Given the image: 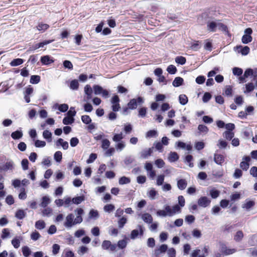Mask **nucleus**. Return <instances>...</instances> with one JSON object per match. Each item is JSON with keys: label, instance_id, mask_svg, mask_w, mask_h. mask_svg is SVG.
Returning a JSON list of instances; mask_svg holds the SVG:
<instances>
[{"label": "nucleus", "instance_id": "obj_1", "mask_svg": "<svg viewBox=\"0 0 257 257\" xmlns=\"http://www.w3.org/2000/svg\"><path fill=\"white\" fill-rule=\"evenodd\" d=\"M77 213L76 217L74 219V215L72 213L68 214L64 222V226L67 228H71L73 226L80 224L83 221L82 215L84 213V211L81 208H77L75 210Z\"/></svg>", "mask_w": 257, "mask_h": 257}, {"label": "nucleus", "instance_id": "obj_2", "mask_svg": "<svg viewBox=\"0 0 257 257\" xmlns=\"http://www.w3.org/2000/svg\"><path fill=\"white\" fill-rule=\"evenodd\" d=\"M181 213L180 207L178 205H175L172 207L165 205L164 209L159 210L157 211V215L160 217L173 216L175 214Z\"/></svg>", "mask_w": 257, "mask_h": 257}, {"label": "nucleus", "instance_id": "obj_3", "mask_svg": "<svg viewBox=\"0 0 257 257\" xmlns=\"http://www.w3.org/2000/svg\"><path fill=\"white\" fill-rule=\"evenodd\" d=\"M144 102V99L142 97H138L137 98H133L130 100L127 106L130 109L137 108L138 105H141Z\"/></svg>", "mask_w": 257, "mask_h": 257}, {"label": "nucleus", "instance_id": "obj_4", "mask_svg": "<svg viewBox=\"0 0 257 257\" xmlns=\"http://www.w3.org/2000/svg\"><path fill=\"white\" fill-rule=\"evenodd\" d=\"M101 248L103 250L108 251H115L116 249V244L112 243L110 240H103L101 244Z\"/></svg>", "mask_w": 257, "mask_h": 257}, {"label": "nucleus", "instance_id": "obj_5", "mask_svg": "<svg viewBox=\"0 0 257 257\" xmlns=\"http://www.w3.org/2000/svg\"><path fill=\"white\" fill-rule=\"evenodd\" d=\"M202 251L203 252V254L198 255L200 252V250L199 249H196L192 251L190 256L191 257H205L209 254V246L208 245H204L202 249Z\"/></svg>", "mask_w": 257, "mask_h": 257}, {"label": "nucleus", "instance_id": "obj_6", "mask_svg": "<svg viewBox=\"0 0 257 257\" xmlns=\"http://www.w3.org/2000/svg\"><path fill=\"white\" fill-rule=\"evenodd\" d=\"M244 34L241 38V42L243 44H248L251 42L252 40V38L251 34L252 33V30L251 28H248L244 30Z\"/></svg>", "mask_w": 257, "mask_h": 257}, {"label": "nucleus", "instance_id": "obj_7", "mask_svg": "<svg viewBox=\"0 0 257 257\" xmlns=\"http://www.w3.org/2000/svg\"><path fill=\"white\" fill-rule=\"evenodd\" d=\"M207 27L208 30L211 32H215L217 27H221L224 30L226 29V27L224 25L214 21L208 22L207 24Z\"/></svg>", "mask_w": 257, "mask_h": 257}, {"label": "nucleus", "instance_id": "obj_8", "mask_svg": "<svg viewBox=\"0 0 257 257\" xmlns=\"http://www.w3.org/2000/svg\"><path fill=\"white\" fill-rule=\"evenodd\" d=\"M211 199L206 196L200 197L197 201L199 206L205 208L209 206L211 203Z\"/></svg>", "mask_w": 257, "mask_h": 257}, {"label": "nucleus", "instance_id": "obj_9", "mask_svg": "<svg viewBox=\"0 0 257 257\" xmlns=\"http://www.w3.org/2000/svg\"><path fill=\"white\" fill-rule=\"evenodd\" d=\"M137 227L138 228V229L133 230L131 233V238L132 239H136L139 234L140 235H143L144 234L143 227L141 225H138Z\"/></svg>", "mask_w": 257, "mask_h": 257}, {"label": "nucleus", "instance_id": "obj_10", "mask_svg": "<svg viewBox=\"0 0 257 257\" xmlns=\"http://www.w3.org/2000/svg\"><path fill=\"white\" fill-rule=\"evenodd\" d=\"M168 249V245L165 244H163L157 247L154 250V255L156 257H159L162 253H164L166 252Z\"/></svg>", "mask_w": 257, "mask_h": 257}, {"label": "nucleus", "instance_id": "obj_11", "mask_svg": "<svg viewBox=\"0 0 257 257\" xmlns=\"http://www.w3.org/2000/svg\"><path fill=\"white\" fill-rule=\"evenodd\" d=\"M220 251L224 255H230L235 253L236 249L235 248H229L224 244H222L220 246Z\"/></svg>", "mask_w": 257, "mask_h": 257}, {"label": "nucleus", "instance_id": "obj_12", "mask_svg": "<svg viewBox=\"0 0 257 257\" xmlns=\"http://www.w3.org/2000/svg\"><path fill=\"white\" fill-rule=\"evenodd\" d=\"M251 159L249 156H244L242 158V161L240 164V167L243 170L246 171L249 167V162L250 161Z\"/></svg>", "mask_w": 257, "mask_h": 257}, {"label": "nucleus", "instance_id": "obj_13", "mask_svg": "<svg viewBox=\"0 0 257 257\" xmlns=\"http://www.w3.org/2000/svg\"><path fill=\"white\" fill-rule=\"evenodd\" d=\"M213 160L216 164L222 166L225 161V157L223 155L214 153Z\"/></svg>", "mask_w": 257, "mask_h": 257}, {"label": "nucleus", "instance_id": "obj_14", "mask_svg": "<svg viewBox=\"0 0 257 257\" xmlns=\"http://www.w3.org/2000/svg\"><path fill=\"white\" fill-rule=\"evenodd\" d=\"M175 145L177 148L185 149L188 151H191L192 149V146L190 144H186L181 141L176 142Z\"/></svg>", "mask_w": 257, "mask_h": 257}, {"label": "nucleus", "instance_id": "obj_15", "mask_svg": "<svg viewBox=\"0 0 257 257\" xmlns=\"http://www.w3.org/2000/svg\"><path fill=\"white\" fill-rule=\"evenodd\" d=\"M235 51L241 53L242 55H246L249 52L250 49L248 46L242 47L241 46H237L234 48Z\"/></svg>", "mask_w": 257, "mask_h": 257}, {"label": "nucleus", "instance_id": "obj_16", "mask_svg": "<svg viewBox=\"0 0 257 257\" xmlns=\"http://www.w3.org/2000/svg\"><path fill=\"white\" fill-rule=\"evenodd\" d=\"M33 91L34 89L31 86L26 88L24 93V98L27 103L30 102V95L33 93Z\"/></svg>", "mask_w": 257, "mask_h": 257}, {"label": "nucleus", "instance_id": "obj_17", "mask_svg": "<svg viewBox=\"0 0 257 257\" xmlns=\"http://www.w3.org/2000/svg\"><path fill=\"white\" fill-rule=\"evenodd\" d=\"M142 220L146 223L150 224L153 221V217L149 213H145L140 215Z\"/></svg>", "mask_w": 257, "mask_h": 257}, {"label": "nucleus", "instance_id": "obj_18", "mask_svg": "<svg viewBox=\"0 0 257 257\" xmlns=\"http://www.w3.org/2000/svg\"><path fill=\"white\" fill-rule=\"evenodd\" d=\"M14 164L12 161H8L1 167V169L5 171L12 170L14 169Z\"/></svg>", "mask_w": 257, "mask_h": 257}, {"label": "nucleus", "instance_id": "obj_19", "mask_svg": "<svg viewBox=\"0 0 257 257\" xmlns=\"http://www.w3.org/2000/svg\"><path fill=\"white\" fill-rule=\"evenodd\" d=\"M255 203L253 201L246 200L244 203L242 205V207L247 211L249 210L254 206Z\"/></svg>", "mask_w": 257, "mask_h": 257}, {"label": "nucleus", "instance_id": "obj_20", "mask_svg": "<svg viewBox=\"0 0 257 257\" xmlns=\"http://www.w3.org/2000/svg\"><path fill=\"white\" fill-rule=\"evenodd\" d=\"M153 153V148L144 150L140 153V158L142 159H147Z\"/></svg>", "mask_w": 257, "mask_h": 257}, {"label": "nucleus", "instance_id": "obj_21", "mask_svg": "<svg viewBox=\"0 0 257 257\" xmlns=\"http://www.w3.org/2000/svg\"><path fill=\"white\" fill-rule=\"evenodd\" d=\"M56 145L58 147L61 146L64 150H67L69 148L68 143L64 141L63 139L59 138L56 142Z\"/></svg>", "mask_w": 257, "mask_h": 257}, {"label": "nucleus", "instance_id": "obj_22", "mask_svg": "<svg viewBox=\"0 0 257 257\" xmlns=\"http://www.w3.org/2000/svg\"><path fill=\"white\" fill-rule=\"evenodd\" d=\"M41 62L43 65H49L53 63L54 60L49 55H46L41 57Z\"/></svg>", "mask_w": 257, "mask_h": 257}, {"label": "nucleus", "instance_id": "obj_23", "mask_svg": "<svg viewBox=\"0 0 257 257\" xmlns=\"http://www.w3.org/2000/svg\"><path fill=\"white\" fill-rule=\"evenodd\" d=\"M51 199L48 196H43L41 199V203L40 205L43 208H45L51 202Z\"/></svg>", "mask_w": 257, "mask_h": 257}, {"label": "nucleus", "instance_id": "obj_24", "mask_svg": "<svg viewBox=\"0 0 257 257\" xmlns=\"http://www.w3.org/2000/svg\"><path fill=\"white\" fill-rule=\"evenodd\" d=\"M187 183L185 179H179L177 181V187L181 190H184L187 187Z\"/></svg>", "mask_w": 257, "mask_h": 257}, {"label": "nucleus", "instance_id": "obj_25", "mask_svg": "<svg viewBox=\"0 0 257 257\" xmlns=\"http://www.w3.org/2000/svg\"><path fill=\"white\" fill-rule=\"evenodd\" d=\"M26 212L23 209L18 210L15 213V217L19 219H23L26 216Z\"/></svg>", "mask_w": 257, "mask_h": 257}, {"label": "nucleus", "instance_id": "obj_26", "mask_svg": "<svg viewBox=\"0 0 257 257\" xmlns=\"http://www.w3.org/2000/svg\"><path fill=\"white\" fill-rule=\"evenodd\" d=\"M49 28V26L48 24L40 23L37 26V30L41 33L44 32Z\"/></svg>", "mask_w": 257, "mask_h": 257}, {"label": "nucleus", "instance_id": "obj_27", "mask_svg": "<svg viewBox=\"0 0 257 257\" xmlns=\"http://www.w3.org/2000/svg\"><path fill=\"white\" fill-rule=\"evenodd\" d=\"M179 159V156L176 152H170L168 156V160L170 162L177 161Z\"/></svg>", "mask_w": 257, "mask_h": 257}, {"label": "nucleus", "instance_id": "obj_28", "mask_svg": "<svg viewBox=\"0 0 257 257\" xmlns=\"http://www.w3.org/2000/svg\"><path fill=\"white\" fill-rule=\"evenodd\" d=\"M35 226L37 229L42 230L45 228L46 224L44 221L39 220L35 222Z\"/></svg>", "mask_w": 257, "mask_h": 257}, {"label": "nucleus", "instance_id": "obj_29", "mask_svg": "<svg viewBox=\"0 0 257 257\" xmlns=\"http://www.w3.org/2000/svg\"><path fill=\"white\" fill-rule=\"evenodd\" d=\"M183 82V79L180 77H177L173 81L172 85L174 87H179L181 86Z\"/></svg>", "mask_w": 257, "mask_h": 257}, {"label": "nucleus", "instance_id": "obj_30", "mask_svg": "<svg viewBox=\"0 0 257 257\" xmlns=\"http://www.w3.org/2000/svg\"><path fill=\"white\" fill-rule=\"evenodd\" d=\"M255 88L253 83L250 82L245 84V90H244V93H249L252 91Z\"/></svg>", "mask_w": 257, "mask_h": 257}, {"label": "nucleus", "instance_id": "obj_31", "mask_svg": "<svg viewBox=\"0 0 257 257\" xmlns=\"http://www.w3.org/2000/svg\"><path fill=\"white\" fill-rule=\"evenodd\" d=\"M84 196H80L74 197L72 199V204L78 205L84 200Z\"/></svg>", "mask_w": 257, "mask_h": 257}, {"label": "nucleus", "instance_id": "obj_32", "mask_svg": "<svg viewBox=\"0 0 257 257\" xmlns=\"http://www.w3.org/2000/svg\"><path fill=\"white\" fill-rule=\"evenodd\" d=\"M52 133L48 130H45L43 133V137L47 140L48 142L52 141Z\"/></svg>", "mask_w": 257, "mask_h": 257}, {"label": "nucleus", "instance_id": "obj_33", "mask_svg": "<svg viewBox=\"0 0 257 257\" xmlns=\"http://www.w3.org/2000/svg\"><path fill=\"white\" fill-rule=\"evenodd\" d=\"M12 138L14 140H17L23 137V133L22 131H16L11 134Z\"/></svg>", "mask_w": 257, "mask_h": 257}, {"label": "nucleus", "instance_id": "obj_34", "mask_svg": "<svg viewBox=\"0 0 257 257\" xmlns=\"http://www.w3.org/2000/svg\"><path fill=\"white\" fill-rule=\"evenodd\" d=\"M93 89L94 90V93L95 95L101 94L104 89L101 86L98 85H94L93 86Z\"/></svg>", "mask_w": 257, "mask_h": 257}, {"label": "nucleus", "instance_id": "obj_35", "mask_svg": "<svg viewBox=\"0 0 257 257\" xmlns=\"http://www.w3.org/2000/svg\"><path fill=\"white\" fill-rule=\"evenodd\" d=\"M179 102L182 105H185L188 101V97L185 94H181L179 96Z\"/></svg>", "mask_w": 257, "mask_h": 257}, {"label": "nucleus", "instance_id": "obj_36", "mask_svg": "<svg viewBox=\"0 0 257 257\" xmlns=\"http://www.w3.org/2000/svg\"><path fill=\"white\" fill-rule=\"evenodd\" d=\"M131 182V179L128 177L125 176L121 177L118 180V183L119 185L127 184Z\"/></svg>", "mask_w": 257, "mask_h": 257}, {"label": "nucleus", "instance_id": "obj_37", "mask_svg": "<svg viewBox=\"0 0 257 257\" xmlns=\"http://www.w3.org/2000/svg\"><path fill=\"white\" fill-rule=\"evenodd\" d=\"M165 179V175L161 174L157 176L156 178V185L157 186L163 185Z\"/></svg>", "mask_w": 257, "mask_h": 257}, {"label": "nucleus", "instance_id": "obj_38", "mask_svg": "<svg viewBox=\"0 0 257 257\" xmlns=\"http://www.w3.org/2000/svg\"><path fill=\"white\" fill-rule=\"evenodd\" d=\"M23 62H24V60L22 59L17 58V59H15L13 60H12L10 63V65L11 66H13V67L17 66L22 64Z\"/></svg>", "mask_w": 257, "mask_h": 257}, {"label": "nucleus", "instance_id": "obj_39", "mask_svg": "<svg viewBox=\"0 0 257 257\" xmlns=\"http://www.w3.org/2000/svg\"><path fill=\"white\" fill-rule=\"evenodd\" d=\"M157 195H158V192L154 188H152L148 192V197L152 200L155 199Z\"/></svg>", "mask_w": 257, "mask_h": 257}, {"label": "nucleus", "instance_id": "obj_40", "mask_svg": "<svg viewBox=\"0 0 257 257\" xmlns=\"http://www.w3.org/2000/svg\"><path fill=\"white\" fill-rule=\"evenodd\" d=\"M234 136L233 132L231 131H225L223 134V136L228 140H231Z\"/></svg>", "mask_w": 257, "mask_h": 257}, {"label": "nucleus", "instance_id": "obj_41", "mask_svg": "<svg viewBox=\"0 0 257 257\" xmlns=\"http://www.w3.org/2000/svg\"><path fill=\"white\" fill-rule=\"evenodd\" d=\"M209 194L212 198L215 199L219 196L220 191L215 189H212L209 191Z\"/></svg>", "mask_w": 257, "mask_h": 257}, {"label": "nucleus", "instance_id": "obj_42", "mask_svg": "<svg viewBox=\"0 0 257 257\" xmlns=\"http://www.w3.org/2000/svg\"><path fill=\"white\" fill-rule=\"evenodd\" d=\"M63 202L65 208H68L69 206L72 204V199L70 197L65 196L63 198Z\"/></svg>", "mask_w": 257, "mask_h": 257}, {"label": "nucleus", "instance_id": "obj_43", "mask_svg": "<svg viewBox=\"0 0 257 257\" xmlns=\"http://www.w3.org/2000/svg\"><path fill=\"white\" fill-rule=\"evenodd\" d=\"M123 138V134L122 133L119 134H115L112 138V140L115 142H119Z\"/></svg>", "mask_w": 257, "mask_h": 257}, {"label": "nucleus", "instance_id": "obj_44", "mask_svg": "<svg viewBox=\"0 0 257 257\" xmlns=\"http://www.w3.org/2000/svg\"><path fill=\"white\" fill-rule=\"evenodd\" d=\"M127 244V242L125 239L120 240L117 242L116 247L117 246L119 249L124 248Z\"/></svg>", "mask_w": 257, "mask_h": 257}, {"label": "nucleus", "instance_id": "obj_45", "mask_svg": "<svg viewBox=\"0 0 257 257\" xmlns=\"http://www.w3.org/2000/svg\"><path fill=\"white\" fill-rule=\"evenodd\" d=\"M110 144V143L108 139H103L101 142V148L105 150L109 147Z\"/></svg>", "mask_w": 257, "mask_h": 257}, {"label": "nucleus", "instance_id": "obj_46", "mask_svg": "<svg viewBox=\"0 0 257 257\" xmlns=\"http://www.w3.org/2000/svg\"><path fill=\"white\" fill-rule=\"evenodd\" d=\"M127 218L125 216L121 217L118 221V225L119 228H122L123 227L125 224L127 222Z\"/></svg>", "mask_w": 257, "mask_h": 257}, {"label": "nucleus", "instance_id": "obj_47", "mask_svg": "<svg viewBox=\"0 0 257 257\" xmlns=\"http://www.w3.org/2000/svg\"><path fill=\"white\" fill-rule=\"evenodd\" d=\"M20 193L19 194V198L21 200H25L27 197V195L24 188H22L20 190Z\"/></svg>", "mask_w": 257, "mask_h": 257}, {"label": "nucleus", "instance_id": "obj_48", "mask_svg": "<svg viewBox=\"0 0 257 257\" xmlns=\"http://www.w3.org/2000/svg\"><path fill=\"white\" fill-rule=\"evenodd\" d=\"M243 237V232L241 230L238 231L234 236V239L236 241H240Z\"/></svg>", "mask_w": 257, "mask_h": 257}, {"label": "nucleus", "instance_id": "obj_49", "mask_svg": "<svg viewBox=\"0 0 257 257\" xmlns=\"http://www.w3.org/2000/svg\"><path fill=\"white\" fill-rule=\"evenodd\" d=\"M79 87V83L77 80L74 79L71 81L70 88L72 90H77Z\"/></svg>", "mask_w": 257, "mask_h": 257}, {"label": "nucleus", "instance_id": "obj_50", "mask_svg": "<svg viewBox=\"0 0 257 257\" xmlns=\"http://www.w3.org/2000/svg\"><path fill=\"white\" fill-rule=\"evenodd\" d=\"M98 212L97 210L92 209L89 213V217L90 219H96L98 217Z\"/></svg>", "mask_w": 257, "mask_h": 257}, {"label": "nucleus", "instance_id": "obj_51", "mask_svg": "<svg viewBox=\"0 0 257 257\" xmlns=\"http://www.w3.org/2000/svg\"><path fill=\"white\" fill-rule=\"evenodd\" d=\"M175 62L179 64L184 65L186 62V59L183 56H177L175 58Z\"/></svg>", "mask_w": 257, "mask_h": 257}, {"label": "nucleus", "instance_id": "obj_52", "mask_svg": "<svg viewBox=\"0 0 257 257\" xmlns=\"http://www.w3.org/2000/svg\"><path fill=\"white\" fill-rule=\"evenodd\" d=\"M178 205L180 207V209L181 210L182 208L185 206V200L184 197L183 196H179L178 197Z\"/></svg>", "mask_w": 257, "mask_h": 257}, {"label": "nucleus", "instance_id": "obj_53", "mask_svg": "<svg viewBox=\"0 0 257 257\" xmlns=\"http://www.w3.org/2000/svg\"><path fill=\"white\" fill-rule=\"evenodd\" d=\"M55 160L57 162H60L62 159V153L60 151H57L54 155Z\"/></svg>", "mask_w": 257, "mask_h": 257}, {"label": "nucleus", "instance_id": "obj_54", "mask_svg": "<svg viewBox=\"0 0 257 257\" xmlns=\"http://www.w3.org/2000/svg\"><path fill=\"white\" fill-rule=\"evenodd\" d=\"M40 81V77L39 75H32L31 77L30 83L32 84H37Z\"/></svg>", "mask_w": 257, "mask_h": 257}, {"label": "nucleus", "instance_id": "obj_55", "mask_svg": "<svg viewBox=\"0 0 257 257\" xmlns=\"http://www.w3.org/2000/svg\"><path fill=\"white\" fill-rule=\"evenodd\" d=\"M114 206L111 204H109L105 205L103 207V210L106 212H110L114 209Z\"/></svg>", "mask_w": 257, "mask_h": 257}, {"label": "nucleus", "instance_id": "obj_56", "mask_svg": "<svg viewBox=\"0 0 257 257\" xmlns=\"http://www.w3.org/2000/svg\"><path fill=\"white\" fill-rule=\"evenodd\" d=\"M20 241L19 238L16 237L12 240V244L15 248H18L20 246Z\"/></svg>", "mask_w": 257, "mask_h": 257}, {"label": "nucleus", "instance_id": "obj_57", "mask_svg": "<svg viewBox=\"0 0 257 257\" xmlns=\"http://www.w3.org/2000/svg\"><path fill=\"white\" fill-rule=\"evenodd\" d=\"M125 147V144L123 141L118 142V143L115 145L116 150L119 151H121Z\"/></svg>", "mask_w": 257, "mask_h": 257}, {"label": "nucleus", "instance_id": "obj_58", "mask_svg": "<svg viewBox=\"0 0 257 257\" xmlns=\"http://www.w3.org/2000/svg\"><path fill=\"white\" fill-rule=\"evenodd\" d=\"M52 212V209L50 207L45 208L42 211V214L43 216H49Z\"/></svg>", "mask_w": 257, "mask_h": 257}, {"label": "nucleus", "instance_id": "obj_59", "mask_svg": "<svg viewBox=\"0 0 257 257\" xmlns=\"http://www.w3.org/2000/svg\"><path fill=\"white\" fill-rule=\"evenodd\" d=\"M195 218L192 215H188L185 216V221L188 224H191L195 221Z\"/></svg>", "mask_w": 257, "mask_h": 257}, {"label": "nucleus", "instance_id": "obj_60", "mask_svg": "<svg viewBox=\"0 0 257 257\" xmlns=\"http://www.w3.org/2000/svg\"><path fill=\"white\" fill-rule=\"evenodd\" d=\"M217 145L220 149H225L227 146V143L225 141L220 139Z\"/></svg>", "mask_w": 257, "mask_h": 257}, {"label": "nucleus", "instance_id": "obj_61", "mask_svg": "<svg viewBox=\"0 0 257 257\" xmlns=\"http://www.w3.org/2000/svg\"><path fill=\"white\" fill-rule=\"evenodd\" d=\"M158 136V132L156 130H150L146 134L147 138L156 137Z\"/></svg>", "mask_w": 257, "mask_h": 257}, {"label": "nucleus", "instance_id": "obj_62", "mask_svg": "<svg viewBox=\"0 0 257 257\" xmlns=\"http://www.w3.org/2000/svg\"><path fill=\"white\" fill-rule=\"evenodd\" d=\"M88 251V248L86 246L82 245L79 247L78 250V253L79 255H83L84 253L87 252Z\"/></svg>", "mask_w": 257, "mask_h": 257}, {"label": "nucleus", "instance_id": "obj_63", "mask_svg": "<svg viewBox=\"0 0 257 257\" xmlns=\"http://www.w3.org/2000/svg\"><path fill=\"white\" fill-rule=\"evenodd\" d=\"M166 251L169 257H176V251L174 248L171 247L167 249Z\"/></svg>", "mask_w": 257, "mask_h": 257}, {"label": "nucleus", "instance_id": "obj_64", "mask_svg": "<svg viewBox=\"0 0 257 257\" xmlns=\"http://www.w3.org/2000/svg\"><path fill=\"white\" fill-rule=\"evenodd\" d=\"M74 118L73 117L67 116L65 117L63 119V123L64 124H71L74 122Z\"/></svg>", "mask_w": 257, "mask_h": 257}]
</instances>
